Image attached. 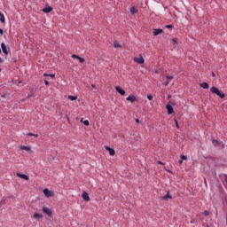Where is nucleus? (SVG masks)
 I'll return each mask as SVG.
<instances>
[{"mask_svg":"<svg viewBox=\"0 0 227 227\" xmlns=\"http://www.w3.org/2000/svg\"><path fill=\"white\" fill-rule=\"evenodd\" d=\"M167 79H168L169 81H171L173 79V76L171 75H167Z\"/></svg>","mask_w":227,"mask_h":227,"instance_id":"7c9ffc66","label":"nucleus"},{"mask_svg":"<svg viewBox=\"0 0 227 227\" xmlns=\"http://www.w3.org/2000/svg\"><path fill=\"white\" fill-rule=\"evenodd\" d=\"M0 54H1V49H0Z\"/></svg>","mask_w":227,"mask_h":227,"instance_id":"de8ad7c7","label":"nucleus"},{"mask_svg":"<svg viewBox=\"0 0 227 227\" xmlns=\"http://www.w3.org/2000/svg\"><path fill=\"white\" fill-rule=\"evenodd\" d=\"M213 142H214V143H217V140H214Z\"/></svg>","mask_w":227,"mask_h":227,"instance_id":"a18cd8bd","label":"nucleus"},{"mask_svg":"<svg viewBox=\"0 0 227 227\" xmlns=\"http://www.w3.org/2000/svg\"><path fill=\"white\" fill-rule=\"evenodd\" d=\"M172 43H173V45L178 44V41L176 40V38L172 39Z\"/></svg>","mask_w":227,"mask_h":227,"instance_id":"5701e85b","label":"nucleus"},{"mask_svg":"<svg viewBox=\"0 0 227 227\" xmlns=\"http://www.w3.org/2000/svg\"><path fill=\"white\" fill-rule=\"evenodd\" d=\"M42 217H43V215L38 213L34 214V219H42Z\"/></svg>","mask_w":227,"mask_h":227,"instance_id":"a211bd4d","label":"nucleus"},{"mask_svg":"<svg viewBox=\"0 0 227 227\" xmlns=\"http://www.w3.org/2000/svg\"><path fill=\"white\" fill-rule=\"evenodd\" d=\"M91 88H95V84H91Z\"/></svg>","mask_w":227,"mask_h":227,"instance_id":"37998d69","label":"nucleus"},{"mask_svg":"<svg viewBox=\"0 0 227 227\" xmlns=\"http://www.w3.org/2000/svg\"><path fill=\"white\" fill-rule=\"evenodd\" d=\"M115 90H116L117 93H120V95H122V96L125 95V91L120 86H116Z\"/></svg>","mask_w":227,"mask_h":227,"instance_id":"ddd939ff","label":"nucleus"},{"mask_svg":"<svg viewBox=\"0 0 227 227\" xmlns=\"http://www.w3.org/2000/svg\"><path fill=\"white\" fill-rule=\"evenodd\" d=\"M136 123H139V119L135 120Z\"/></svg>","mask_w":227,"mask_h":227,"instance_id":"ea45409f","label":"nucleus"},{"mask_svg":"<svg viewBox=\"0 0 227 227\" xmlns=\"http://www.w3.org/2000/svg\"><path fill=\"white\" fill-rule=\"evenodd\" d=\"M48 77H51L52 79H54V77H56V74H50L48 75Z\"/></svg>","mask_w":227,"mask_h":227,"instance_id":"c756f323","label":"nucleus"},{"mask_svg":"<svg viewBox=\"0 0 227 227\" xmlns=\"http://www.w3.org/2000/svg\"><path fill=\"white\" fill-rule=\"evenodd\" d=\"M1 47H2V51H3L4 54L8 56V49L6 48V44H4V43H2Z\"/></svg>","mask_w":227,"mask_h":227,"instance_id":"9d476101","label":"nucleus"},{"mask_svg":"<svg viewBox=\"0 0 227 227\" xmlns=\"http://www.w3.org/2000/svg\"><path fill=\"white\" fill-rule=\"evenodd\" d=\"M180 159H181L182 160H187V156L182 154V155L180 156Z\"/></svg>","mask_w":227,"mask_h":227,"instance_id":"b1692460","label":"nucleus"},{"mask_svg":"<svg viewBox=\"0 0 227 227\" xmlns=\"http://www.w3.org/2000/svg\"><path fill=\"white\" fill-rule=\"evenodd\" d=\"M212 76H213V77H215V73H212Z\"/></svg>","mask_w":227,"mask_h":227,"instance_id":"79ce46f5","label":"nucleus"},{"mask_svg":"<svg viewBox=\"0 0 227 227\" xmlns=\"http://www.w3.org/2000/svg\"><path fill=\"white\" fill-rule=\"evenodd\" d=\"M114 47L115 49H120V48H121V45H120V43H118V42H114Z\"/></svg>","mask_w":227,"mask_h":227,"instance_id":"412c9836","label":"nucleus"},{"mask_svg":"<svg viewBox=\"0 0 227 227\" xmlns=\"http://www.w3.org/2000/svg\"><path fill=\"white\" fill-rule=\"evenodd\" d=\"M71 58H74L75 59H78L80 63H84V59L80 57L79 55L73 54Z\"/></svg>","mask_w":227,"mask_h":227,"instance_id":"9b49d317","label":"nucleus"},{"mask_svg":"<svg viewBox=\"0 0 227 227\" xmlns=\"http://www.w3.org/2000/svg\"><path fill=\"white\" fill-rule=\"evenodd\" d=\"M165 27H167V29H173V25H167Z\"/></svg>","mask_w":227,"mask_h":227,"instance_id":"cd10ccee","label":"nucleus"},{"mask_svg":"<svg viewBox=\"0 0 227 227\" xmlns=\"http://www.w3.org/2000/svg\"><path fill=\"white\" fill-rule=\"evenodd\" d=\"M83 125H86V127H88L90 125V121L88 120L84 121Z\"/></svg>","mask_w":227,"mask_h":227,"instance_id":"a878e982","label":"nucleus"},{"mask_svg":"<svg viewBox=\"0 0 227 227\" xmlns=\"http://www.w3.org/2000/svg\"><path fill=\"white\" fill-rule=\"evenodd\" d=\"M0 22H2V24H4V14H2L0 12Z\"/></svg>","mask_w":227,"mask_h":227,"instance_id":"6ab92c4d","label":"nucleus"},{"mask_svg":"<svg viewBox=\"0 0 227 227\" xmlns=\"http://www.w3.org/2000/svg\"><path fill=\"white\" fill-rule=\"evenodd\" d=\"M68 99L74 102V100H77V96H68Z\"/></svg>","mask_w":227,"mask_h":227,"instance_id":"4be33fe9","label":"nucleus"},{"mask_svg":"<svg viewBox=\"0 0 227 227\" xmlns=\"http://www.w3.org/2000/svg\"><path fill=\"white\" fill-rule=\"evenodd\" d=\"M126 100H127L128 102H131V104H134V102H137V98L136 96H134V95H129V96L126 98Z\"/></svg>","mask_w":227,"mask_h":227,"instance_id":"7ed1b4c3","label":"nucleus"},{"mask_svg":"<svg viewBox=\"0 0 227 227\" xmlns=\"http://www.w3.org/2000/svg\"><path fill=\"white\" fill-rule=\"evenodd\" d=\"M203 215H206V216L210 215V212L206 210V211L203 212Z\"/></svg>","mask_w":227,"mask_h":227,"instance_id":"bb28decb","label":"nucleus"},{"mask_svg":"<svg viewBox=\"0 0 227 227\" xmlns=\"http://www.w3.org/2000/svg\"><path fill=\"white\" fill-rule=\"evenodd\" d=\"M0 72H1V68H0Z\"/></svg>","mask_w":227,"mask_h":227,"instance_id":"09e8293b","label":"nucleus"},{"mask_svg":"<svg viewBox=\"0 0 227 227\" xmlns=\"http://www.w3.org/2000/svg\"><path fill=\"white\" fill-rule=\"evenodd\" d=\"M105 149L106 150V152L109 153V155H111V157H114V155H115L116 151H114V149L109 147V146H105Z\"/></svg>","mask_w":227,"mask_h":227,"instance_id":"20e7f679","label":"nucleus"},{"mask_svg":"<svg viewBox=\"0 0 227 227\" xmlns=\"http://www.w3.org/2000/svg\"><path fill=\"white\" fill-rule=\"evenodd\" d=\"M0 63H3V59L0 58Z\"/></svg>","mask_w":227,"mask_h":227,"instance_id":"c03bdc74","label":"nucleus"},{"mask_svg":"<svg viewBox=\"0 0 227 227\" xmlns=\"http://www.w3.org/2000/svg\"><path fill=\"white\" fill-rule=\"evenodd\" d=\"M16 175L19 176V178H22L23 180H29V176H26L25 174H20L18 172Z\"/></svg>","mask_w":227,"mask_h":227,"instance_id":"f8f14e48","label":"nucleus"},{"mask_svg":"<svg viewBox=\"0 0 227 227\" xmlns=\"http://www.w3.org/2000/svg\"><path fill=\"white\" fill-rule=\"evenodd\" d=\"M168 84H169V82L167 81V82H165V86H168Z\"/></svg>","mask_w":227,"mask_h":227,"instance_id":"58836bf2","label":"nucleus"},{"mask_svg":"<svg viewBox=\"0 0 227 227\" xmlns=\"http://www.w3.org/2000/svg\"><path fill=\"white\" fill-rule=\"evenodd\" d=\"M134 61L135 63H138V65H143V63H145V59L143 57H140V58L135 57Z\"/></svg>","mask_w":227,"mask_h":227,"instance_id":"39448f33","label":"nucleus"},{"mask_svg":"<svg viewBox=\"0 0 227 227\" xmlns=\"http://www.w3.org/2000/svg\"><path fill=\"white\" fill-rule=\"evenodd\" d=\"M147 98H148V100H153V96L148 95V96H147Z\"/></svg>","mask_w":227,"mask_h":227,"instance_id":"c85d7f7f","label":"nucleus"},{"mask_svg":"<svg viewBox=\"0 0 227 227\" xmlns=\"http://www.w3.org/2000/svg\"><path fill=\"white\" fill-rule=\"evenodd\" d=\"M43 194L46 198H52L54 196V192L49 191V189L45 188L43 190Z\"/></svg>","mask_w":227,"mask_h":227,"instance_id":"f03ea898","label":"nucleus"},{"mask_svg":"<svg viewBox=\"0 0 227 227\" xmlns=\"http://www.w3.org/2000/svg\"><path fill=\"white\" fill-rule=\"evenodd\" d=\"M20 150H25L26 152H28L29 153H33V151H31V146H29V145H21V146H20Z\"/></svg>","mask_w":227,"mask_h":227,"instance_id":"423d86ee","label":"nucleus"},{"mask_svg":"<svg viewBox=\"0 0 227 227\" xmlns=\"http://www.w3.org/2000/svg\"><path fill=\"white\" fill-rule=\"evenodd\" d=\"M166 109L168 111V114H173L174 110H173V106L171 105H167L166 106Z\"/></svg>","mask_w":227,"mask_h":227,"instance_id":"6e6552de","label":"nucleus"},{"mask_svg":"<svg viewBox=\"0 0 227 227\" xmlns=\"http://www.w3.org/2000/svg\"><path fill=\"white\" fill-rule=\"evenodd\" d=\"M163 200H171V195L169 194V192H168L167 194L163 197Z\"/></svg>","mask_w":227,"mask_h":227,"instance_id":"aec40b11","label":"nucleus"},{"mask_svg":"<svg viewBox=\"0 0 227 227\" xmlns=\"http://www.w3.org/2000/svg\"><path fill=\"white\" fill-rule=\"evenodd\" d=\"M200 88H203L204 90H208V84L204 82L200 83Z\"/></svg>","mask_w":227,"mask_h":227,"instance_id":"dca6fc26","label":"nucleus"},{"mask_svg":"<svg viewBox=\"0 0 227 227\" xmlns=\"http://www.w3.org/2000/svg\"><path fill=\"white\" fill-rule=\"evenodd\" d=\"M52 11V7L48 6L43 9V13H51V12Z\"/></svg>","mask_w":227,"mask_h":227,"instance_id":"2eb2a0df","label":"nucleus"},{"mask_svg":"<svg viewBox=\"0 0 227 227\" xmlns=\"http://www.w3.org/2000/svg\"><path fill=\"white\" fill-rule=\"evenodd\" d=\"M135 13H137V9H136V7H131L130 8V14L135 15Z\"/></svg>","mask_w":227,"mask_h":227,"instance_id":"f3484780","label":"nucleus"},{"mask_svg":"<svg viewBox=\"0 0 227 227\" xmlns=\"http://www.w3.org/2000/svg\"><path fill=\"white\" fill-rule=\"evenodd\" d=\"M3 203H4V201L1 200L0 201V208H1V207H3Z\"/></svg>","mask_w":227,"mask_h":227,"instance_id":"e433bc0d","label":"nucleus"},{"mask_svg":"<svg viewBox=\"0 0 227 227\" xmlns=\"http://www.w3.org/2000/svg\"><path fill=\"white\" fill-rule=\"evenodd\" d=\"M32 97H35V95H33V94H28L27 95V98H31Z\"/></svg>","mask_w":227,"mask_h":227,"instance_id":"473e14b6","label":"nucleus"},{"mask_svg":"<svg viewBox=\"0 0 227 227\" xmlns=\"http://www.w3.org/2000/svg\"><path fill=\"white\" fill-rule=\"evenodd\" d=\"M82 196V200H84V201H90V195H88V192H83Z\"/></svg>","mask_w":227,"mask_h":227,"instance_id":"4468645a","label":"nucleus"},{"mask_svg":"<svg viewBox=\"0 0 227 227\" xmlns=\"http://www.w3.org/2000/svg\"><path fill=\"white\" fill-rule=\"evenodd\" d=\"M27 136L33 137H38V135L33 134V133H28Z\"/></svg>","mask_w":227,"mask_h":227,"instance_id":"393cba45","label":"nucleus"},{"mask_svg":"<svg viewBox=\"0 0 227 227\" xmlns=\"http://www.w3.org/2000/svg\"><path fill=\"white\" fill-rule=\"evenodd\" d=\"M0 35H3V29L2 28H0Z\"/></svg>","mask_w":227,"mask_h":227,"instance_id":"a19ab883","label":"nucleus"},{"mask_svg":"<svg viewBox=\"0 0 227 227\" xmlns=\"http://www.w3.org/2000/svg\"><path fill=\"white\" fill-rule=\"evenodd\" d=\"M176 127L177 129L180 128V127L178 126V121H176Z\"/></svg>","mask_w":227,"mask_h":227,"instance_id":"72a5a7b5","label":"nucleus"},{"mask_svg":"<svg viewBox=\"0 0 227 227\" xmlns=\"http://www.w3.org/2000/svg\"><path fill=\"white\" fill-rule=\"evenodd\" d=\"M168 98H171V96H168Z\"/></svg>","mask_w":227,"mask_h":227,"instance_id":"49530a36","label":"nucleus"},{"mask_svg":"<svg viewBox=\"0 0 227 227\" xmlns=\"http://www.w3.org/2000/svg\"><path fill=\"white\" fill-rule=\"evenodd\" d=\"M44 84H45V86H49V81L44 80Z\"/></svg>","mask_w":227,"mask_h":227,"instance_id":"2f4dec72","label":"nucleus"},{"mask_svg":"<svg viewBox=\"0 0 227 227\" xmlns=\"http://www.w3.org/2000/svg\"><path fill=\"white\" fill-rule=\"evenodd\" d=\"M49 75H50L49 74H46V73L43 74V77H49Z\"/></svg>","mask_w":227,"mask_h":227,"instance_id":"f704fd0d","label":"nucleus"},{"mask_svg":"<svg viewBox=\"0 0 227 227\" xmlns=\"http://www.w3.org/2000/svg\"><path fill=\"white\" fill-rule=\"evenodd\" d=\"M158 164H160L161 166H164V162H162V161H158Z\"/></svg>","mask_w":227,"mask_h":227,"instance_id":"c9c22d12","label":"nucleus"},{"mask_svg":"<svg viewBox=\"0 0 227 227\" xmlns=\"http://www.w3.org/2000/svg\"><path fill=\"white\" fill-rule=\"evenodd\" d=\"M183 163H184V160H180L179 164H183Z\"/></svg>","mask_w":227,"mask_h":227,"instance_id":"4c0bfd02","label":"nucleus"},{"mask_svg":"<svg viewBox=\"0 0 227 227\" xmlns=\"http://www.w3.org/2000/svg\"><path fill=\"white\" fill-rule=\"evenodd\" d=\"M164 33V30L160 29V28H155L153 30V35L154 36H158V35H162Z\"/></svg>","mask_w":227,"mask_h":227,"instance_id":"0eeeda50","label":"nucleus"},{"mask_svg":"<svg viewBox=\"0 0 227 227\" xmlns=\"http://www.w3.org/2000/svg\"><path fill=\"white\" fill-rule=\"evenodd\" d=\"M43 212L47 215H49V217L52 215V211H51V209H49L48 207H43Z\"/></svg>","mask_w":227,"mask_h":227,"instance_id":"1a4fd4ad","label":"nucleus"},{"mask_svg":"<svg viewBox=\"0 0 227 227\" xmlns=\"http://www.w3.org/2000/svg\"><path fill=\"white\" fill-rule=\"evenodd\" d=\"M211 93H213V95H217V97H219L220 98H224L226 97V95H224V93L221 90H219V89H217L216 87H212L210 89Z\"/></svg>","mask_w":227,"mask_h":227,"instance_id":"f257e3e1","label":"nucleus"}]
</instances>
